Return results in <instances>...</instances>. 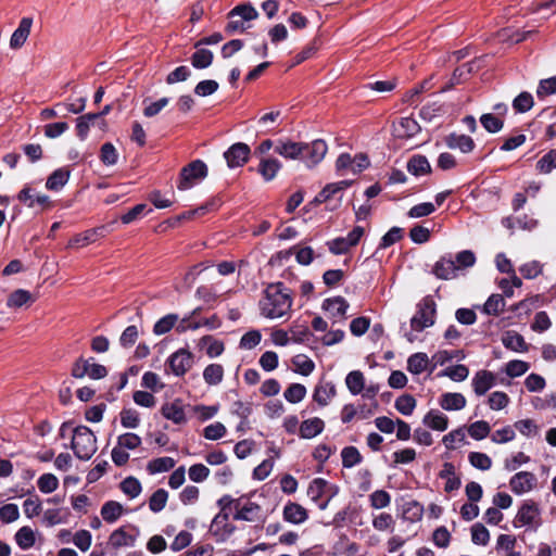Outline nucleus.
<instances>
[{"label":"nucleus","instance_id":"f257e3e1","mask_svg":"<svg viewBox=\"0 0 556 556\" xmlns=\"http://www.w3.org/2000/svg\"><path fill=\"white\" fill-rule=\"evenodd\" d=\"M258 306L264 317L269 319L281 318L291 311V292L282 282L271 283L264 290Z\"/></svg>","mask_w":556,"mask_h":556},{"label":"nucleus","instance_id":"f03ea898","mask_svg":"<svg viewBox=\"0 0 556 556\" xmlns=\"http://www.w3.org/2000/svg\"><path fill=\"white\" fill-rule=\"evenodd\" d=\"M71 448L77 458L90 459L97 452V438L86 426H77L72 430Z\"/></svg>","mask_w":556,"mask_h":556},{"label":"nucleus","instance_id":"7ed1b4c3","mask_svg":"<svg viewBox=\"0 0 556 556\" xmlns=\"http://www.w3.org/2000/svg\"><path fill=\"white\" fill-rule=\"evenodd\" d=\"M258 12L251 4H239L235 7L229 13V22L226 25L225 31L228 35H232L238 31H244L247 29L245 22L256 20Z\"/></svg>","mask_w":556,"mask_h":556},{"label":"nucleus","instance_id":"20e7f679","mask_svg":"<svg viewBox=\"0 0 556 556\" xmlns=\"http://www.w3.org/2000/svg\"><path fill=\"white\" fill-rule=\"evenodd\" d=\"M364 228L362 226H355L346 237H337L328 240L326 245L330 253L333 255H342L348 253L351 248L358 244L362 237L364 236Z\"/></svg>","mask_w":556,"mask_h":556},{"label":"nucleus","instance_id":"39448f33","mask_svg":"<svg viewBox=\"0 0 556 556\" xmlns=\"http://www.w3.org/2000/svg\"><path fill=\"white\" fill-rule=\"evenodd\" d=\"M206 176V164L201 160L192 161L181 169L178 189H190L197 181L204 179Z\"/></svg>","mask_w":556,"mask_h":556},{"label":"nucleus","instance_id":"423d86ee","mask_svg":"<svg viewBox=\"0 0 556 556\" xmlns=\"http://www.w3.org/2000/svg\"><path fill=\"white\" fill-rule=\"evenodd\" d=\"M435 318V303L432 300L426 299L419 305L416 314L410 319V327L413 331L420 332L424 329L431 327Z\"/></svg>","mask_w":556,"mask_h":556},{"label":"nucleus","instance_id":"0eeeda50","mask_svg":"<svg viewBox=\"0 0 556 556\" xmlns=\"http://www.w3.org/2000/svg\"><path fill=\"white\" fill-rule=\"evenodd\" d=\"M327 151V143L321 139L304 143L302 161L308 168H312L324 160Z\"/></svg>","mask_w":556,"mask_h":556},{"label":"nucleus","instance_id":"6e6552de","mask_svg":"<svg viewBox=\"0 0 556 556\" xmlns=\"http://www.w3.org/2000/svg\"><path fill=\"white\" fill-rule=\"evenodd\" d=\"M167 364L175 376H184L193 365V354L187 349H179L168 357Z\"/></svg>","mask_w":556,"mask_h":556},{"label":"nucleus","instance_id":"1a4fd4ad","mask_svg":"<svg viewBox=\"0 0 556 556\" xmlns=\"http://www.w3.org/2000/svg\"><path fill=\"white\" fill-rule=\"evenodd\" d=\"M251 149L247 143L237 142L230 146L225 152L224 157L229 168L243 166L250 157Z\"/></svg>","mask_w":556,"mask_h":556},{"label":"nucleus","instance_id":"9d476101","mask_svg":"<svg viewBox=\"0 0 556 556\" xmlns=\"http://www.w3.org/2000/svg\"><path fill=\"white\" fill-rule=\"evenodd\" d=\"M536 481V477L532 472L520 471L510 478L509 486L515 494L521 495L532 491Z\"/></svg>","mask_w":556,"mask_h":556},{"label":"nucleus","instance_id":"9b49d317","mask_svg":"<svg viewBox=\"0 0 556 556\" xmlns=\"http://www.w3.org/2000/svg\"><path fill=\"white\" fill-rule=\"evenodd\" d=\"M323 308L328 313L333 321L344 320L349 308V303L342 296L326 299L323 302Z\"/></svg>","mask_w":556,"mask_h":556},{"label":"nucleus","instance_id":"f8f14e48","mask_svg":"<svg viewBox=\"0 0 556 556\" xmlns=\"http://www.w3.org/2000/svg\"><path fill=\"white\" fill-rule=\"evenodd\" d=\"M540 511L533 502H525L519 508L515 520V527L532 526L539 518Z\"/></svg>","mask_w":556,"mask_h":556},{"label":"nucleus","instance_id":"ddd939ff","mask_svg":"<svg viewBox=\"0 0 556 556\" xmlns=\"http://www.w3.org/2000/svg\"><path fill=\"white\" fill-rule=\"evenodd\" d=\"M228 515L219 513L212 522V532L217 542H225L236 530L235 526L228 523Z\"/></svg>","mask_w":556,"mask_h":556},{"label":"nucleus","instance_id":"4468645a","mask_svg":"<svg viewBox=\"0 0 556 556\" xmlns=\"http://www.w3.org/2000/svg\"><path fill=\"white\" fill-rule=\"evenodd\" d=\"M139 531L136 528L128 532L125 527H121L111 533L109 543L114 548L134 546Z\"/></svg>","mask_w":556,"mask_h":556},{"label":"nucleus","instance_id":"2eb2a0df","mask_svg":"<svg viewBox=\"0 0 556 556\" xmlns=\"http://www.w3.org/2000/svg\"><path fill=\"white\" fill-rule=\"evenodd\" d=\"M432 273L437 278L443 280L454 279L458 276L456 263L450 255L442 256L439 261H437L433 265Z\"/></svg>","mask_w":556,"mask_h":556},{"label":"nucleus","instance_id":"dca6fc26","mask_svg":"<svg viewBox=\"0 0 556 556\" xmlns=\"http://www.w3.org/2000/svg\"><path fill=\"white\" fill-rule=\"evenodd\" d=\"M496 377L489 370H479L472 378V388L478 396L484 395L491 388L495 386Z\"/></svg>","mask_w":556,"mask_h":556},{"label":"nucleus","instance_id":"f3484780","mask_svg":"<svg viewBox=\"0 0 556 556\" xmlns=\"http://www.w3.org/2000/svg\"><path fill=\"white\" fill-rule=\"evenodd\" d=\"M303 148V142L278 141L275 146V152L285 159L302 160Z\"/></svg>","mask_w":556,"mask_h":556},{"label":"nucleus","instance_id":"a211bd4d","mask_svg":"<svg viewBox=\"0 0 556 556\" xmlns=\"http://www.w3.org/2000/svg\"><path fill=\"white\" fill-rule=\"evenodd\" d=\"M31 25L33 20L30 17H23L21 20L18 27L13 31L10 39V47L12 49H20L25 43L30 34Z\"/></svg>","mask_w":556,"mask_h":556},{"label":"nucleus","instance_id":"6ab92c4d","mask_svg":"<svg viewBox=\"0 0 556 556\" xmlns=\"http://www.w3.org/2000/svg\"><path fill=\"white\" fill-rule=\"evenodd\" d=\"M162 415L172 420L174 424L180 425L186 422V414L184 410V404L180 400H175L170 403H165L162 406Z\"/></svg>","mask_w":556,"mask_h":556},{"label":"nucleus","instance_id":"aec40b11","mask_svg":"<svg viewBox=\"0 0 556 556\" xmlns=\"http://www.w3.org/2000/svg\"><path fill=\"white\" fill-rule=\"evenodd\" d=\"M422 424L435 431H445L448 427V418L438 409H430L422 418Z\"/></svg>","mask_w":556,"mask_h":556},{"label":"nucleus","instance_id":"412c9836","mask_svg":"<svg viewBox=\"0 0 556 556\" xmlns=\"http://www.w3.org/2000/svg\"><path fill=\"white\" fill-rule=\"evenodd\" d=\"M466 397L458 392L443 393L439 399V405L444 410H460L466 406Z\"/></svg>","mask_w":556,"mask_h":556},{"label":"nucleus","instance_id":"4be33fe9","mask_svg":"<svg viewBox=\"0 0 556 556\" xmlns=\"http://www.w3.org/2000/svg\"><path fill=\"white\" fill-rule=\"evenodd\" d=\"M308 518L307 510L298 503H288L283 507V519L293 525H301Z\"/></svg>","mask_w":556,"mask_h":556},{"label":"nucleus","instance_id":"5701e85b","mask_svg":"<svg viewBox=\"0 0 556 556\" xmlns=\"http://www.w3.org/2000/svg\"><path fill=\"white\" fill-rule=\"evenodd\" d=\"M445 143L450 149H458L463 153H469L475 149L472 138L463 134H450L445 138Z\"/></svg>","mask_w":556,"mask_h":556},{"label":"nucleus","instance_id":"b1692460","mask_svg":"<svg viewBox=\"0 0 556 556\" xmlns=\"http://www.w3.org/2000/svg\"><path fill=\"white\" fill-rule=\"evenodd\" d=\"M236 514L233 518L236 520L254 521L261 510V507L253 502H245L243 505L240 501L235 502Z\"/></svg>","mask_w":556,"mask_h":556},{"label":"nucleus","instance_id":"393cba45","mask_svg":"<svg viewBox=\"0 0 556 556\" xmlns=\"http://www.w3.org/2000/svg\"><path fill=\"white\" fill-rule=\"evenodd\" d=\"M17 199L25 203L28 207H35V206H47L50 203V199L46 194H36L34 193L33 189L29 187H24L18 195Z\"/></svg>","mask_w":556,"mask_h":556},{"label":"nucleus","instance_id":"a878e982","mask_svg":"<svg viewBox=\"0 0 556 556\" xmlns=\"http://www.w3.org/2000/svg\"><path fill=\"white\" fill-rule=\"evenodd\" d=\"M325 422L318 417L309 418L300 425V435L303 439H313L323 432Z\"/></svg>","mask_w":556,"mask_h":556},{"label":"nucleus","instance_id":"bb28decb","mask_svg":"<svg viewBox=\"0 0 556 556\" xmlns=\"http://www.w3.org/2000/svg\"><path fill=\"white\" fill-rule=\"evenodd\" d=\"M281 162L274 157H262L258 165V173L266 181L273 180L281 169Z\"/></svg>","mask_w":556,"mask_h":556},{"label":"nucleus","instance_id":"cd10ccee","mask_svg":"<svg viewBox=\"0 0 556 556\" xmlns=\"http://www.w3.org/2000/svg\"><path fill=\"white\" fill-rule=\"evenodd\" d=\"M439 477L445 480V492H453L460 488V479L455 475V467L452 463L443 464Z\"/></svg>","mask_w":556,"mask_h":556},{"label":"nucleus","instance_id":"c85d7f7f","mask_svg":"<svg viewBox=\"0 0 556 556\" xmlns=\"http://www.w3.org/2000/svg\"><path fill=\"white\" fill-rule=\"evenodd\" d=\"M336 393V387L332 382L319 383L314 390L313 399L318 405L326 406Z\"/></svg>","mask_w":556,"mask_h":556},{"label":"nucleus","instance_id":"c756f323","mask_svg":"<svg viewBox=\"0 0 556 556\" xmlns=\"http://www.w3.org/2000/svg\"><path fill=\"white\" fill-rule=\"evenodd\" d=\"M198 345L200 349H205L206 355L211 358L222 355L225 350L224 343L212 336L201 338Z\"/></svg>","mask_w":556,"mask_h":556},{"label":"nucleus","instance_id":"7c9ffc66","mask_svg":"<svg viewBox=\"0 0 556 556\" xmlns=\"http://www.w3.org/2000/svg\"><path fill=\"white\" fill-rule=\"evenodd\" d=\"M345 386L352 395L362 394L365 389V377L361 370H352L345 377Z\"/></svg>","mask_w":556,"mask_h":556},{"label":"nucleus","instance_id":"2f4dec72","mask_svg":"<svg viewBox=\"0 0 556 556\" xmlns=\"http://www.w3.org/2000/svg\"><path fill=\"white\" fill-rule=\"evenodd\" d=\"M14 540L21 549L26 551L35 545L36 535L30 527L24 526L17 530L14 535Z\"/></svg>","mask_w":556,"mask_h":556},{"label":"nucleus","instance_id":"473e14b6","mask_svg":"<svg viewBox=\"0 0 556 556\" xmlns=\"http://www.w3.org/2000/svg\"><path fill=\"white\" fill-rule=\"evenodd\" d=\"M70 170L66 168L55 169L47 179L46 188L49 190L58 191L62 189L70 179Z\"/></svg>","mask_w":556,"mask_h":556},{"label":"nucleus","instance_id":"72a5a7b5","mask_svg":"<svg viewBox=\"0 0 556 556\" xmlns=\"http://www.w3.org/2000/svg\"><path fill=\"white\" fill-rule=\"evenodd\" d=\"M420 127L412 117H402L395 128L396 135L402 138H410L418 134Z\"/></svg>","mask_w":556,"mask_h":556},{"label":"nucleus","instance_id":"f704fd0d","mask_svg":"<svg viewBox=\"0 0 556 556\" xmlns=\"http://www.w3.org/2000/svg\"><path fill=\"white\" fill-rule=\"evenodd\" d=\"M407 170L414 176H422L428 174L431 167L426 156L414 155L407 162Z\"/></svg>","mask_w":556,"mask_h":556},{"label":"nucleus","instance_id":"c9c22d12","mask_svg":"<svg viewBox=\"0 0 556 556\" xmlns=\"http://www.w3.org/2000/svg\"><path fill=\"white\" fill-rule=\"evenodd\" d=\"M502 342L505 348L513 350L515 352L527 351V344L523 337L516 331L505 332L502 338Z\"/></svg>","mask_w":556,"mask_h":556},{"label":"nucleus","instance_id":"e433bc0d","mask_svg":"<svg viewBox=\"0 0 556 556\" xmlns=\"http://www.w3.org/2000/svg\"><path fill=\"white\" fill-rule=\"evenodd\" d=\"M429 365V358L426 353H415L407 359V369L414 375L424 372Z\"/></svg>","mask_w":556,"mask_h":556},{"label":"nucleus","instance_id":"4c0bfd02","mask_svg":"<svg viewBox=\"0 0 556 556\" xmlns=\"http://www.w3.org/2000/svg\"><path fill=\"white\" fill-rule=\"evenodd\" d=\"M291 362L294 367V372L302 376H309L315 369L314 362L304 354H298L293 356Z\"/></svg>","mask_w":556,"mask_h":556},{"label":"nucleus","instance_id":"58836bf2","mask_svg":"<svg viewBox=\"0 0 556 556\" xmlns=\"http://www.w3.org/2000/svg\"><path fill=\"white\" fill-rule=\"evenodd\" d=\"M175 460L172 457H159L150 460L147 470L150 475L166 472L175 467Z\"/></svg>","mask_w":556,"mask_h":556},{"label":"nucleus","instance_id":"ea45409f","mask_svg":"<svg viewBox=\"0 0 556 556\" xmlns=\"http://www.w3.org/2000/svg\"><path fill=\"white\" fill-rule=\"evenodd\" d=\"M224 367L220 364H210L203 370V379L208 386H217L223 381Z\"/></svg>","mask_w":556,"mask_h":556},{"label":"nucleus","instance_id":"a19ab883","mask_svg":"<svg viewBox=\"0 0 556 556\" xmlns=\"http://www.w3.org/2000/svg\"><path fill=\"white\" fill-rule=\"evenodd\" d=\"M123 514V506L118 502L109 501L101 508V516L109 523L115 522Z\"/></svg>","mask_w":556,"mask_h":556},{"label":"nucleus","instance_id":"79ce46f5","mask_svg":"<svg viewBox=\"0 0 556 556\" xmlns=\"http://www.w3.org/2000/svg\"><path fill=\"white\" fill-rule=\"evenodd\" d=\"M98 118H100V114L87 113L76 119L77 136L80 140H85L87 138L90 126Z\"/></svg>","mask_w":556,"mask_h":556},{"label":"nucleus","instance_id":"37998d69","mask_svg":"<svg viewBox=\"0 0 556 556\" xmlns=\"http://www.w3.org/2000/svg\"><path fill=\"white\" fill-rule=\"evenodd\" d=\"M505 300L501 294H492L483 305V313L486 315H498L504 311Z\"/></svg>","mask_w":556,"mask_h":556},{"label":"nucleus","instance_id":"c03bdc74","mask_svg":"<svg viewBox=\"0 0 556 556\" xmlns=\"http://www.w3.org/2000/svg\"><path fill=\"white\" fill-rule=\"evenodd\" d=\"M178 321L177 314H168L160 318L153 326V332L156 336L165 334L170 331Z\"/></svg>","mask_w":556,"mask_h":556},{"label":"nucleus","instance_id":"a18cd8bd","mask_svg":"<svg viewBox=\"0 0 556 556\" xmlns=\"http://www.w3.org/2000/svg\"><path fill=\"white\" fill-rule=\"evenodd\" d=\"M327 488L328 482L325 479L316 478L309 483L307 489V495L313 502L318 503V501L326 493Z\"/></svg>","mask_w":556,"mask_h":556},{"label":"nucleus","instance_id":"49530a36","mask_svg":"<svg viewBox=\"0 0 556 556\" xmlns=\"http://www.w3.org/2000/svg\"><path fill=\"white\" fill-rule=\"evenodd\" d=\"M213 62V52L208 49H198L191 56V64L195 68H206Z\"/></svg>","mask_w":556,"mask_h":556},{"label":"nucleus","instance_id":"de8ad7c7","mask_svg":"<svg viewBox=\"0 0 556 556\" xmlns=\"http://www.w3.org/2000/svg\"><path fill=\"white\" fill-rule=\"evenodd\" d=\"M342 465L344 468H352L358 465L363 457L358 450L354 446H346L341 452Z\"/></svg>","mask_w":556,"mask_h":556},{"label":"nucleus","instance_id":"09e8293b","mask_svg":"<svg viewBox=\"0 0 556 556\" xmlns=\"http://www.w3.org/2000/svg\"><path fill=\"white\" fill-rule=\"evenodd\" d=\"M306 392L303 384L292 383L285 390L283 396L289 403L296 404L305 397Z\"/></svg>","mask_w":556,"mask_h":556},{"label":"nucleus","instance_id":"8fccbe9b","mask_svg":"<svg viewBox=\"0 0 556 556\" xmlns=\"http://www.w3.org/2000/svg\"><path fill=\"white\" fill-rule=\"evenodd\" d=\"M534 104L533 97L530 92H520L513 101V109L517 113H526L532 109Z\"/></svg>","mask_w":556,"mask_h":556},{"label":"nucleus","instance_id":"3c124183","mask_svg":"<svg viewBox=\"0 0 556 556\" xmlns=\"http://www.w3.org/2000/svg\"><path fill=\"white\" fill-rule=\"evenodd\" d=\"M121 490L130 498H136L140 495L142 486L137 478L127 477L121 482Z\"/></svg>","mask_w":556,"mask_h":556},{"label":"nucleus","instance_id":"603ef678","mask_svg":"<svg viewBox=\"0 0 556 556\" xmlns=\"http://www.w3.org/2000/svg\"><path fill=\"white\" fill-rule=\"evenodd\" d=\"M168 492L164 489L156 490L149 500V508L153 513H160L166 506Z\"/></svg>","mask_w":556,"mask_h":556},{"label":"nucleus","instance_id":"864d4df0","mask_svg":"<svg viewBox=\"0 0 556 556\" xmlns=\"http://www.w3.org/2000/svg\"><path fill=\"white\" fill-rule=\"evenodd\" d=\"M350 186L349 181H339L327 185L317 195L316 200L318 202H326L330 198H332L336 193L342 191L346 187Z\"/></svg>","mask_w":556,"mask_h":556},{"label":"nucleus","instance_id":"5fc2aeb1","mask_svg":"<svg viewBox=\"0 0 556 556\" xmlns=\"http://www.w3.org/2000/svg\"><path fill=\"white\" fill-rule=\"evenodd\" d=\"M121 425L127 429H136L139 427L140 417L136 409L123 408L119 413Z\"/></svg>","mask_w":556,"mask_h":556},{"label":"nucleus","instance_id":"6e6d98bb","mask_svg":"<svg viewBox=\"0 0 556 556\" xmlns=\"http://www.w3.org/2000/svg\"><path fill=\"white\" fill-rule=\"evenodd\" d=\"M37 485L42 493L49 494L58 489L59 480L53 473H43L38 478Z\"/></svg>","mask_w":556,"mask_h":556},{"label":"nucleus","instance_id":"4d7b16f0","mask_svg":"<svg viewBox=\"0 0 556 556\" xmlns=\"http://www.w3.org/2000/svg\"><path fill=\"white\" fill-rule=\"evenodd\" d=\"M454 262L459 273L463 269L472 267L476 264V255L471 250H464L456 254Z\"/></svg>","mask_w":556,"mask_h":556},{"label":"nucleus","instance_id":"13d9d810","mask_svg":"<svg viewBox=\"0 0 556 556\" xmlns=\"http://www.w3.org/2000/svg\"><path fill=\"white\" fill-rule=\"evenodd\" d=\"M416 407V400L413 395L404 394L396 399L395 408L405 416L413 414Z\"/></svg>","mask_w":556,"mask_h":556},{"label":"nucleus","instance_id":"bf43d9fd","mask_svg":"<svg viewBox=\"0 0 556 556\" xmlns=\"http://www.w3.org/2000/svg\"><path fill=\"white\" fill-rule=\"evenodd\" d=\"M471 541L476 545H486L490 541V532L482 523H475L471 527Z\"/></svg>","mask_w":556,"mask_h":556},{"label":"nucleus","instance_id":"052dcab7","mask_svg":"<svg viewBox=\"0 0 556 556\" xmlns=\"http://www.w3.org/2000/svg\"><path fill=\"white\" fill-rule=\"evenodd\" d=\"M30 300H31V294L27 290L17 289L9 295L7 305L9 307L17 308V307L23 306Z\"/></svg>","mask_w":556,"mask_h":556},{"label":"nucleus","instance_id":"680f3d73","mask_svg":"<svg viewBox=\"0 0 556 556\" xmlns=\"http://www.w3.org/2000/svg\"><path fill=\"white\" fill-rule=\"evenodd\" d=\"M556 93V76L542 79L536 88V97L541 100Z\"/></svg>","mask_w":556,"mask_h":556},{"label":"nucleus","instance_id":"e2e57ef3","mask_svg":"<svg viewBox=\"0 0 556 556\" xmlns=\"http://www.w3.org/2000/svg\"><path fill=\"white\" fill-rule=\"evenodd\" d=\"M490 431H491V427L484 420H479V421L472 422L468 427V433L475 440H482V439L486 438L490 434Z\"/></svg>","mask_w":556,"mask_h":556},{"label":"nucleus","instance_id":"0e129e2a","mask_svg":"<svg viewBox=\"0 0 556 556\" xmlns=\"http://www.w3.org/2000/svg\"><path fill=\"white\" fill-rule=\"evenodd\" d=\"M369 502L372 508L382 509L390 505L391 496L384 490H377L369 495Z\"/></svg>","mask_w":556,"mask_h":556},{"label":"nucleus","instance_id":"69168bd1","mask_svg":"<svg viewBox=\"0 0 556 556\" xmlns=\"http://www.w3.org/2000/svg\"><path fill=\"white\" fill-rule=\"evenodd\" d=\"M468 460L472 467L480 470H489L492 466L491 458L486 454L480 452L469 453Z\"/></svg>","mask_w":556,"mask_h":556},{"label":"nucleus","instance_id":"338daca9","mask_svg":"<svg viewBox=\"0 0 556 556\" xmlns=\"http://www.w3.org/2000/svg\"><path fill=\"white\" fill-rule=\"evenodd\" d=\"M480 123L486 131L492 134L498 132L504 126V122L491 113L481 115Z\"/></svg>","mask_w":556,"mask_h":556},{"label":"nucleus","instance_id":"774afa93","mask_svg":"<svg viewBox=\"0 0 556 556\" xmlns=\"http://www.w3.org/2000/svg\"><path fill=\"white\" fill-rule=\"evenodd\" d=\"M536 168L544 174L551 173L556 168V150H551L543 155L536 163Z\"/></svg>","mask_w":556,"mask_h":556}]
</instances>
